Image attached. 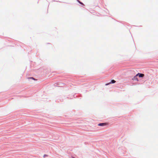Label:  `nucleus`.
Listing matches in <instances>:
<instances>
[{
  "label": "nucleus",
  "mask_w": 158,
  "mask_h": 158,
  "mask_svg": "<svg viewBox=\"0 0 158 158\" xmlns=\"http://www.w3.org/2000/svg\"><path fill=\"white\" fill-rule=\"evenodd\" d=\"M135 76H136V77H137V76H138L139 77H144V75L142 73H138Z\"/></svg>",
  "instance_id": "obj_1"
},
{
  "label": "nucleus",
  "mask_w": 158,
  "mask_h": 158,
  "mask_svg": "<svg viewBox=\"0 0 158 158\" xmlns=\"http://www.w3.org/2000/svg\"><path fill=\"white\" fill-rule=\"evenodd\" d=\"M115 82H116V81L114 80H112L111 81H110V82L108 83V84H106V85H108L110 84L114 83Z\"/></svg>",
  "instance_id": "obj_2"
},
{
  "label": "nucleus",
  "mask_w": 158,
  "mask_h": 158,
  "mask_svg": "<svg viewBox=\"0 0 158 158\" xmlns=\"http://www.w3.org/2000/svg\"><path fill=\"white\" fill-rule=\"evenodd\" d=\"M106 125V123H100L99 124H98V125L101 126H104Z\"/></svg>",
  "instance_id": "obj_3"
},
{
  "label": "nucleus",
  "mask_w": 158,
  "mask_h": 158,
  "mask_svg": "<svg viewBox=\"0 0 158 158\" xmlns=\"http://www.w3.org/2000/svg\"><path fill=\"white\" fill-rule=\"evenodd\" d=\"M133 80H136V81H138V79H137V78L136 76H135L134 77L133 79Z\"/></svg>",
  "instance_id": "obj_4"
},
{
  "label": "nucleus",
  "mask_w": 158,
  "mask_h": 158,
  "mask_svg": "<svg viewBox=\"0 0 158 158\" xmlns=\"http://www.w3.org/2000/svg\"><path fill=\"white\" fill-rule=\"evenodd\" d=\"M47 156V155H46V154H44V157H45L46 156Z\"/></svg>",
  "instance_id": "obj_5"
},
{
  "label": "nucleus",
  "mask_w": 158,
  "mask_h": 158,
  "mask_svg": "<svg viewBox=\"0 0 158 158\" xmlns=\"http://www.w3.org/2000/svg\"><path fill=\"white\" fill-rule=\"evenodd\" d=\"M78 2H79L80 3H81V4H83V3H82L80 2H79V1H78Z\"/></svg>",
  "instance_id": "obj_6"
},
{
  "label": "nucleus",
  "mask_w": 158,
  "mask_h": 158,
  "mask_svg": "<svg viewBox=\"0 0 158 158\" xmlns=\"http://www.w3.org/2000/svg\"><path fill=\"white\" fill-rule=\"evenodd\" d=\"M31 78V79H33V80H34V78H33V77H31V78Z\"/></svg>",
  "instance_id": "obj_7"
},
{
  "label": "nucleus",
  "mask_w": 158,
  "mask_h": 158,
  "mask_svg": "<svg viewBox=\"0 0 158 158\" xmlns=\"http://www.w3.org/2000/svg\"><path fill=\"white\" fill-rule=\"evenodd\" d=\"M73 158H74V157H73Z\"/></svg>",
  "instance_id": "obj_8"
}]
</instances>
